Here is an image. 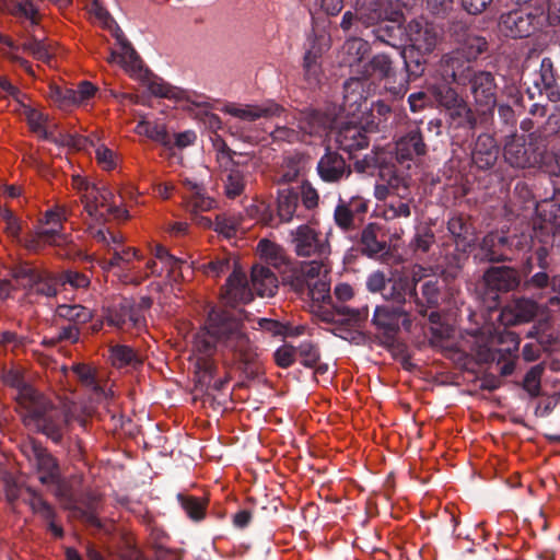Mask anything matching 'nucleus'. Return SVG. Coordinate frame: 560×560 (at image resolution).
<instances>
[{
  "label": "nucleus",
  "mask_w": 560,
  "mask_h": 560,
  "mask_svg": "<svg viewBox=\"0 0 560 560\" xmlns=\"http://www.w3.org/2000/svg\"><path fill=\"white\" fill-rule=\"evenodd\" d=\"M192 353L196 357V389L208 393L210 388L222 390L230 378L214 380L218 372V363L214 354L226 353L248 377H255L258 373L256 360L257 347L250 341L242 324L241 313L235 310L211 307L205 324L192 337Z\"/></svg>",
  "instance_id": "obj_1"
},
{
  "label": "nucleus",
  "mask_w": 560,
  "mask_h": 560,
  "mask_svg": "<svg viewBox=\"0 0 560 560\" xmlns=\"http://www.w3.org/2000/svg\"><path fill=\"white\" fill-rule=\"evenodd\" d=\"M485 38L468 37L464 45L441 59V72L458 86H469L477 110L482 115L492 114L497 106L498 85L494 74L476 67V59L486 51Z\"/></svg>",
  "instance_id": "obj_2"
},
{
  "label": "nucleus",
  "mask_w": 560,
  "mask_h": 560,
  "mask_svg": "<svg viewBox=\"0 0 560 560\" xmlns=\"http://www.w3.org/2000/svg\"><path fill=\"white\" fill-rule=\"evenodd\" d=\"M361 23L370 30L373 43L392 48L401 46L402 24L406 23L401 10L393 8L387 0H355Z\"/></svg>",
  "instance_id": "obj_3"
},
{
  "label": "nucleus",
  "mask_w": 560,
  "mask_h": 560,
  "mask_svg": "<svg viewBox=\"0 0 560 560\" xmlns=\"http://www.w3.org/2000/svg\"><path fill=\"white\" fill-rule=\"evenodd\" d=\"M278 290V278L275 272L267 266L255 265L250 273V287L246 275L241 270L234 269L229 276L225 287L223 299L226 303L221 308L235 310L241 313L242 324L244 325V311L236 307L237 303H247L253 298V292L257 295L273 296Z\"/></svg>",
  "instance_id": "obj_4"
},
{
  "label": "nucleus",
  "mask_w": 560,
  "mask_h": 560,
  "mask_svg": "<svg viewBox=\"0 0 560 560\" xmlns=\"http://www.w3.org/2000/svg\"><path fill=\"white\" fill-rule=\"evenodd\" d=\"M26 395L24 409L21 411L24 422L33 423L37 432L46 435L55 444H60L71 422L70 412L54 406L42 394L32 396V392L26 390Z\"/></svg>",
  "instance_id": "obj_5"
},
{
  "label": "nucleus",
  "mask_w": 560,
  "mask_h": 560,
  "mask_svg": "<svg viewBox=\"0 0 560 560\" xmlns=\"http://www.w3.org/2000/svg\"><path fill=\"white\" fill-rule=\"evenodd\" d=\"M547 23L545 7L539 4L526 5L502 14L499 25L508 37L527 38L541 31Z\"/></svg>",
  "instance_id": "obj_6"
},
{
  "label": "nucleus",
  "mask_w": 560,
  "mask_h": 560,
  "mask_svg": "<svg viewBox=\"0 0 560 560\" xmlns=\"http://www.w3.org/2000/svg\"><path fill=\"white\" fill-rule=\"evenodd\" d=\"M545 140L537 132L525 136H512L503 149L504 161L512 167H535L542 159Z\"/></svg>",
  "instance_id": "obj_7"
},
{
  "label": "nucleus",
  "mask_w": 560,
  "mask_h": 560,
  "mask_svg": "<svg viewBox=\"0 0 560 560\" xmlns=\"http://www.w3.org/2000/svg\"><path fill=\"white\" fill-rule=\"evenodd\" d=\"M485 294L500 304V294L516 290L522 284L521 272L510 266H491L487 268L481 278Z\"/></svg>",
  "instance_id": "obj_8"
},
{
  "label": "nucleus",
  "mask_w": 560,
  "mask_h": 560,
  "mask_svg": "<svg viewBox=\"0 0 560 560\" xmlns=\"http://www.w3.org/2000/svg\"><path fill=\"white\" fill-rule=\"evenodd\" d=\"M421 279L420 270H413L412 273H400L388 279V287L384 292V299L393 301L396 303V306L402 307L407 302H413L416 312L420 315H425L424 304L417 293V285Z\"/></svg>",
  "instance_id": "obj_9"
},
{
  "label": "nucleus",
  "mask_w": 560,
  "mask_h": 560,
  "mask_svg": "<svg viewBox=\"0 0 560 560\" xmlns=\"http://www.w3.org/2000/svg\"><path fill=\"white\" fill-rule=\"evenodd\" d=\"M500 154L495 139L488 133H481L471 148L470 166L478 172H489L502 178Z\"/></svg>",
  "instance_id": "obj_10"
},
{
  "label": "nucleus",
  "mask_w": 560,
  "mask_h": 560,
  "mask_svg": "<svg viewBox=\"0 0 560 560\" xmlns=\"http://www.w3.org/2000/svg\"><path fill=\"white\" fill-rule=\"evenodd\" d=\"M401 45L409 42L407 47L416 49L424 55H430L434 51L439 40L440 32L430 22L423 19L411 20L407 25L402 24ZM400 46L399 48H401Z\"/></svg>",
  "instance_id": "obj_11"
},
{
  "label": "nucleus",
  "mask_w": 560,
  "mask_h": 560,
  "mask_svg": "<svg viewBox=\"0 0 560 560\" xmlns=\"http://www.w3.org/2000/svg\"><path fill=\"white\" fill-rule=\"evenodd\" d=\"M28 460L44 486L58 483L61 480V469L58 459L40 442L32 440L25 450Z\"/></svg>",
  "instance_id": "obj_12"
},
{
  "label": "nucleus",
  "mask_w": 560,
  "mask_h": 560,
  "mask_svg": "<svg viewBox=\"0 0 560 560\" xmlns=\"http://www.w3.org/2000/svg\"><path fill=\"white\" fill-rule=\"evenodd\" d=\"M294 252L299 257L326 258L330 254L327 237L307 224H302L291 233Z\"/></svg>",
  "instance_id": "obj_13"
},
{
  "label": "nucleus",
  "mask_w": 560,
  "mask_h": 560,
  "mask_svg": "<svg viewBox=\"0 0 560 560\" xmlns=\"http://www.w3.org/2000/svg\"><path fill=\"white\" fill-rule=\"evenodd\" d=\"M372 323L389 341H394L400 326L406 330L411 328L409 312L405 307L396 305L376 306Z\"/></svg>",
  "instance_id": "obj_14"
},
{
  "label": "nucleus",
  "mask_w": 560,
  "mask_h": 560,
  "mask_svg": "<svg viewBox=\"0 0 560 560\" xmlns=\"http://www.w3.org/2000/svg\"><path fill=\"white\" fill-rule=\"evenodd\" d=\"M319 178L327 184H338L352 174L351 165L337 151L326 148L316 165Z\"/></svg>",
  "instance_id": "obj_15"
},
{
  "label": "nucleus",
  "mask_w": 560,
  "mask_h": 560,
  "mask_svg": "<svg viewBox=\"0 0 560 560\" xmlns=\"http://www.w3.org/2000/svg\"><path fill=\"white\" fill-rule=\"evenodd\" d=\"M545 209H546V205L541 207V209L539 210L538 217L536 218V220L534 221V224H533V231L535 234V238L538 240V242L541 243V245L536 247L534 249L533 254L524 262V265L522 267L523 276H528V275L533 273V271L535 269L552 270L551 269V258H550L549 249L547 248V245L550 244L551 246H553L557 242V238H559V241H560V232H557L556 234H553V233L550 234V236L548 238L546 237V240H544L545 236L537 235L536 225L541 220V215H542Z\"/></svg>",
  "instance_id": "obj_16"
},
{
  "label": "nucleus",
  "mask_w": 560,
  "mask_h": 560,
  "mask_svg": "<svg viewBox=\"0 0 560 560\" xmlns=\"http://www.w3.org/2000/svg\"><path fill=\"white\" fill-rule=\"evenodd\" d=\"M369 315V308H352L345 304L331 303V308L322 313V320L337 327V330L350 331V327H359Z\"/></svg>",
  "instance_id": "obj_17"
},
{
  "label": "nucleus",
  "mask_w": 560,
  "mask_h": 560,
  "mask_svg": "<svg viewBox=\"0 0 560 560\" xmlns=\"http://www.w3.org/2000/svg\"><path fill=\"white\" fill-rule=\"evenodd\" d=\"M283 110V107L272 100H267L260 104L229 103L222 108V112L249 122L260 118L280 116Z\"/></svg>",
  "instance_id": "obj_18"
},
{
  "label": "nucleus",
  "mask_w": 560,
  "mask_h": 560,
  "mask_svg": "<svg viewBox=\"0 0 560 560\" xmlns=\"http://www.w3.org/2000/svg\"><path fill=\"white\" fill-rule=\"evenodd\" d=\"M537 303L527 298H514L500 312V320L504 326H516L530 322L537 314Z\"/></svg>",
  "instance_id": "obj_19"
},
{
  "label": "nucleus",
  "mask_w": 560,
  "mask_h": 560,
  "mask_svg": "<svg viewBox=\"0 0 560 560\" xmlns=\"http://www.w3.org/2000/svg\"><path fill=\"white\" fill-rule=\"evenodd\" d=\"M559 72L550 57H544L540 67L535 74L534 85L540 94H546L550 102L560 101V88L558 84Z\"/></svg>",
  "instance_id": "obj_20"
},
{
  "label": "nucleus",
  "mask_w": 560,
  "mask_h": 560,
  "mask_svg": "<svg viewBox=\"0 0 560 560\" xmlns=\"http://www.w3.org/2000/svg\"><path fill=\"white\" fill-rule=\"evenodd\" d=\"M335 141L338 149L347 152L349 158H352L354 152L368 148L370 143L365 128L352 122H347L338 129Z\"/></svg>",
  "instance_id": "obj_21"
},
{
  "label": "nucleus",
  "mask_w": 560,
  "mask_h": 560,
  "mask_svg": "<svg viewBox=\"0 0 560 560\" xmlns=\"http://www.w3.org/2000/svg\"><path fill=\"white\" fill-rule=\"evenodd\" d=\"M322 265L317 260L302 262L293 267L283 278L284 283L300 295H306L315 278L319 276Z\"/></svg>",
  "instance_id": "obj_22"
},
{
  "label": "nucleus",
  "mask_w": 560,
  "mask_h": 560,
  "mask_svg": "<svg viewBox=\"0 0 560 560\" xmlns=\"http://www.w3.org/2000/svg\"><path fill=\"white\" fill-rule=\"evenodd\" d=\"M481 259L488 262L512 261L509 235L499 232L488 233L480 243Z\"/></svg>",
  "instance_id": "obj_23"
},
{
  "label": "nucleus",
  "mask_w": 560,
  "mask_h": 560,
  "mask_svg": "<svg viewBox=\"0 0 560 560\" xmlns=\"http://www.w3.org/2000/svg\"><path fill=\"white\" fill-rule=\"evenodd\" d=\"M380 231V224L371 222L357 235V244L361 248L362 256L380 259L388 253L387 242L378 238Z\"/></svg>",
  "instance_id": "obj_24"
},
{
  "label": "nucleus",
  "mask_w": 560,
  "mask_h": 560,
  "mask_svg": "<svg viewBox=\"0 0 560 560\" xmlns=\"http://www.w3.org/2000/svg\"><path fill=\"white\" fill-rule=\"evenodd\" d=\"M355 74L362 79L375 77L380 81H395L396 69L393 58L386 52L375 54L368 62L359 65Z\"/></svg>",
  "instance_id": "obj_25"
},
{
  "label": "nucleus",
  "mask_w": 560,
  "mask_h": 560,
  "mask_svg": "<svg viewBox=\"0 0 560 560\" xmlns=\"http://www.w3.org/2000/svg\"><path fill=\"white\" fill-rule=\"evenodd\" d=\"M106 319L108 325L119 329L139 327L144 320L142 313L136 308L131 301L126 299L118 305L109 308Z\"/></svg>",
  "instance_id": "obj_26"
},
{
  "label": "nucleus",
  "mask_w": 560,
  "mask_h": 560,
  "mask_svg": "<svg viewBox=\"0 0 560 560\" xmlns=\"http://www.w3.org/2000/svg\"><path fill=\"white\" fill-rule=\"evenodd\" d=\"M396 153L399 160H412L427 153V144L418 127H415L396 142Z\"/></svg>",
  "instance_id": "obj_27"
},
{
  "label": "nucleus",
  "mask_w": 560,
  "mask_h": 560,
  "mask_svg": "<svg viewBox=\"0 0 560 560\" xmlns=\"http://www.w3.org/2000/svg\"><path fill=\"white\" fill-rule=\"evenodd\" d=\"M92 318V311L81 304L63 303L57 305L55 311V320L75 326L81 330Z\"/></svg>",
  "instance_id": "obj_28"
},
{
  "label": "nucleus",
  "mask_w": 560,
  "mask_h": 560,
  "mask_svg": "<svg viewBox=\"0 0 560 560\" xmlns=\"http://www.w3.org/2000/svg\"><path fill=\"white\" fill-rule=\"evenodd\" d=\"M447 230L454 238L457 250H464L475 243L474 228L463 215H453L448 219Z\"/></svg>",
  "instance_id": "obj_29"
},
{
  "label": "nucleus",
  "mask_w": 560,
  "mask_h": 560,
  "mask_svg": "<svg viewBox=\"0 0 560 560\" xmlns=\"http://www.w3.org/2000/svg\"><path fill=\"white\" fill-rule=\"evenodd\" d=\"M27 121L32 131L38 133L44 140L54 142L59 145H77V140L73 136L63 133H59L58 136H56L52 130H48L47 128H45V117L42 113L35 109H31L27 114Z\"/></svg>",
  "instance_id": "obj_30"
},
{
  "label": "nucleus",
  "mask_w": 560,
  "mask_h": 560,
  "mask_svg": "<svg viewBox=\"0 0 560 560\" xmlns=\"http://www.w3.org/2000/svg\"><path fill=\"white\" fill-rule=\"evenodd\" d=\"M400 50V57L404 60V66L406 70V79L405 82L408 84L410 81H413L418 78H420L427 67V56L416 49L406 47V45H402L401 48H398Z\"/></svg>",
  "instance_id": "obj_31"
},
{
  "label": "nucleus",
  "mask_w": 560,
  "mask_h": 560,
  "mask_svg": "<svg viewBox=\"0 0 560 560\" xmlns=\"http://www.w3.org/2000/svg\"><path fill=\"white\" fill-rule=\"evenodd\" d=\"M5 44L11 49H22L24 52H27L36 60H39L45 63H49L52 57V46L47 43L45 39H39L36 36H27L25 40L21 44V46H15L12 40H5Z\"/></svg>",
  "instance_id": "obj_32"
},
{
  "label": "nucleus",
  "mask_w": 560,
  "mask_h": 560,
  "mask_svg": "<svg viewBox=\"0 0 560 560\" xmlns=\"http://www.w3.org/2000/svg\"><path fill=\"white\" fill-rule=\"evenodd\" d=\"M72 371L82 386L91 393V400L101 402L106 398L105 389L97 383L95 373L91 366L84 363H78L72 366Z\"/></svg>",
  "instance_id": "obj_33"
},
{
  "label": "nucleus",
  "mask_w": 560,
  "mask_h": 560,
  "mask_svg": "<svg viewBox=\"0 0 560 560\" xmlns=\"http://www.w3.org/2000/svg\"><path fill=\"white\" fill-rule=\"evenodd\" d=\"M343 52L347 56L346 62L352 68V72L361 69L359 65H363V58L371 50L370 43L360 36H351L343 44Z\"/></svg>",
  "instance_id": "obj_34"
},
{
  "label": "nucleus",
  "mask_w": 560,
  "mask_h": 560,
  "mask_svg": "<svg viewBox=\"0 0 560 560\" xmlns=\"http://www.w3.org/2000/svg\"><path fill=\"white\" fill-rule=\"evenodd\" d=\"M362 78H350L343 84V107L348 112L359 110L366 101L364 95Z\"/></svg>",
  "instance_id": "obj_35"
},
{
  "label": "nucleus",
  "mask_w": 560,
  "mask_h": 560,
  "mask_svg": "<svg viewBox=\"0 0 560 560\" xmlns=\"http://www.w3.org/2000/svg\"><path fill=\"white\" fill-rule=\"evenodd\" d=\"M224 194L230 199L240 197L246 187L245 175L240 170L238 163H233L224 166Z\"/></svg>",
  "instance_id": "obj_36"
},
{
  "label": "nucleus",
  "mask_w": 560,
  "mask_h": 560,
  "mask_svg": "<svg viewBox=\"0 0 560 560\" xmlns=\"http://www.w3.org/2000/svg\"><path fill=\"white\" fill-rule=\"evenodd\" d=\"M56 332L51 337H44L42 345L47 348H54L59 343L74 345L80 341L81 329L60 320H55Z\"/></svg>",
  "instance_id": "obj_37"
},
{
  "label": "nucleus",
  "mask_w": 560,
  "mask_h": 560,
  "mask_svg": "<svg viewBox=\"0 0 560 560\" xmlns=\"http://www.w3.org/2000/svg\"><path fill=\"white\" fill-rule=\"evenodd\" d=\"M557 232H560V202H549L546 203L541 220L536 225V233L548 238Z\"/></svg>",
  "instance_id": "obj_38"
},
{
  "label": "nucleus",
  "mask_w": 560,
  "mask_h": 560,
  "mask_svg": "<svg viewBox=\"0 0 560 560\" xmlns=\"http://www.w3.org/2000/svg\"><path fill=\"white\" fill-rule=\"evenodd\" d=\"M552 270L535 269L533 273L523 276V290L530 292L536 298H542L548 293Z\"/></svg>",
  "instance_id": "obj_39"
},
{
  "label": "nucleus",
  "mask_w": 560,
  "mask_h": 560,
  "mask_svg": "<svg viewBox=\"0 0 560 560\" xmlns=\"http://www.w3.org/2000/svg\"><path fill=\"white\" fill-rule=\"evenodd\" d=\"M451 126L455 128H464L467 130H472L477 126V118L472 109L466 103V101L462 100L454 107L447 109Z\"/></svg>",
  "instance_id": "obj_40"
},
{
  "label": "nucleus",
  "mask_w": 560,
  "mask_h": 560,
  "mask_svg": "<svg viewBox=\"0 0 560 560\" xmlns=\"http://www.w3.org/2000/svg\"><path fill=\"white\" fill-rule=\"evenodd\" d=\"M299 206V194L292 188L278 191L277 212L280 221L290 222Z\"/></svg>",
  "instance_id": "obj_41"
},
{
  "label": "nucleus",
  "mask_w": 560,
  "mask_h": 560,
  "mask_svg": "<svg viewBox=\"0 0 560 560\" xmlns=\"http://www.w3.org/2000/svg\"><path fill=\"white\" fill-rule=\"evenodd\" d=\"M2 382L10 387L18 389L16 402L21 408V411L24 409V400H26V390L32 392L33 396H39L40 393L34 389L32 386L25 383L22 374L18 370H9L4 371L2 374Z\"/></svg>",
  "instance_id": "obj_42"
},
{
  "label": "nucleus",
  "mask_w": 560,
  "mask_h": 560,
  "mask_svg": "<svg viewBox=\"0 0 560 560\" xmlns=\"http://www.w3.org/2000/svg\"><path fill=\"white\" fill-rule=\"evenodd\" d=\"M59 289L57 273L40 270L36 276V280L27 290L31 294L35 293L40 296L54 298L58 294Z\"/></svg>",
  "instance_id": "obj_43"
},
{
  "label": "nucleus",
  "mask_w": 560,
  "mask_h": 560,
  "mask_svg": "<svg viewBox=\"0 0 560 560\" xmlns=\"http://www.w3.org/2000/svg\"><path fill=\"white\" fill-rule=\"evenodd\" d=\"M8 11L20 19L28 20L33 25L38 23L36 0H1Z\"/></svg>",
  "instance_id": "obj_44"
},
{
  "label": "nucleus",
  "mask_w": 560,
  "mask_h": 560,
  "mask_svg": "<svg viewBox=\"0 0 560 560\" xmlns=\"http://www.w3.org/2000/svg\"><path fill=\"white\" fill-rule=\"evenodd\" d=\"M526 337L539 343L545 351L552 349L558 342V335L548 322H539L526 334Z\"/></svg>",
  "instance_id": "obj_45"
},
{
  "label": "nucleus",
  "mask_w": 560,
  "mask_h": 560,
  "mask_svg": "<svg viewBox=\"0 0 560 560\" xmlns=\"http://www.w3.org/2000/svg\"><path fill=\"white\" fill-rule=\"evenodd\" d=\"M328 126V118L316 109H308L302 113L300 128L310 136L320 135Z\"/></svg>",
  "instance_id": "obj_46"
},
{
  "label": "nucleus",
  "mask_w": 560,
  "mask_h": 560,
  "mask_svg": "<svg viewBox=\"0 0 560 560\" xmlns=\"http://www.w3.org/2000/svg\"><path fill=\"white\" fill-rule=\"evenodd\" d=\"M184 185L186 186L187 190L190 192V199L188 201V207L195 214L199 211H208L210 210L213 205L214 200L210 197H207L203 194V188L189 179H186L184 182Z\"/></svg>",
  "instance_id": "obj_47"
},
{
  "label": "nucleus",
  "mask_w": 560,
  "mask_h": 560,
  "mask_svg": "<svg viewBox=\"0 0 560 560\" xmlns=\"http://www.w3.org/2000/svg\"><path fill=\"white\" fill-rule=\"evenodd\" d=\"M334 221L343 232L354 231L363 224L362 220L349 210L343 199H339L334 210Z\"/></svg>",
  "instance_id": "obj_48"
},
{
  "label": "nucleus",
  "mask_w": 560,
  "mask_h": 560,
  "mask_svg": "<svg viewBox=\"0 0 560 560\" xmlns=\"http://www.w3.org/2000/svg\"><path fill=\"white\" fill-rule=\"evenodd\" d=\"M145 81L150 93L158 97L176 100L179 98L183 93L178 88L168 84L163 79L150 73L148 70L145 71Z\"/></svg>",
  "instance_id": "obj_49"
},
{
  "label": "nucleus",
  "mask_w": 560,
  "mask_h": 560,
  "mask_svg": "<svg viewBox=\"0 0 560 560\" xmlns=\"http://www.w3.org/2000/svg\"><path fill=\"white\" fill-rule=\"evenodd\" d=\"M177 499L190 520L199 522L205 518L208 505L207 499L182 493L177 495Z\"/></svg>",
  "instance_id": "obj_50"
},
{
  "label": "nucleus",
  "mask_w": 560,
  "mask_h": 560,
  "mask_svg": "<svg viewBox=\"0 0 560 560\" xmlns=\"http://www.w3.org/2000/svg\"><path fill=\"white\" fill-rule=\"evenodd\" d=\"M115 36L120 45L121 52L117 55L115 51H113L112 57L116 58V56H119L126 65L130 66L132 70L141 71L142 60L132 47V45L125 38L119 27H117Z\"/></svg>",
  "instance_id": "obj_51"
},
{
  "label": "nucleus",
  "mask_w": 560,
  "mask_h": 560,
  "mask_svg": "<svg viewBox=\"0 0 560 560\" xmlns=\"http://www.w3.org/2000/svg\"><path fill=\"white\" fill-rule=\"evenodd\" d=\"M110 357L114 365L118 368H138L142 364L141 357L129 346L116 345L110 349Z\"/></svg>",
  "instance_id": "obj_52"
},
{
  "label": "nucleus",
  "mask_w": 560,
  "mask_h": 560,
  "mask_svg": "<svg viewBox=\"0 0 560 560\" xmlns=\"http://www.w3.org/2000/svg\"><path fill=\"white\" fill-rule=\"evenodd\" d=\"M98 195V185L94 184L86 192H84L83 196H81L80 202L83 205L84 211L91 219L95 220L98 223H105V214L100 211Z\"/></svg>",
  "instance_id": "obj_53"
},
{
  "label": "nucleus",
  "mask_w": 560,
  "mask_h": 560,
  "mask_svg": "<svg viewBox=\"0 0 560 560\" xmlns=\"http://www.w3.org/2000/svg\"><path fill=\"white\" fill-rule=\"evenodd\" d=\"M47 95L61 109L75 106L77 98L71 88L49 84Z\"/></svg>",
  "instance_id": "obj_54"
},
{
  "label": "nucleus",
  "mask_w": 560,
  "mask_h": 560,
  "mask_svg": "<svg viewBox=\"0 0 560 560\" xmlns=\"http://www.w3.org/2000/svg\"><path fill=\"white\" fill-rule=\"evenodd\" d=\"M441 289L438 279L425 280L421 285L420 300L424 304L425 311L429 308H436L440 304Z\"/></svg>",
  "instance_id": "obj_55"
},
{
  "label": "nucleus",
  "mask_w": 560,
  "mask_h": 560,
  "mask_svg": "<svg viewBox=\"0 0 560 560\" xmlns=\"http://www.w3.org/2000/svg\"><path fill=\"white\" fill-rule=\"evenodd\" d=\"M296 354L300 357L301 364L305 368L313 369L319 362L320 352L317 345L310 340L302 341L295 347Z\"/></svg>",
  "instance_id": "obj_56"
},
{
  "label": "nucleus",
  "mask_w": 560,
  "mask_h": 560,
  "mask_svg": "<svg viewBox=\"0 0 560 560\" xmlns=\"http://www.w3.org/2000/svg\"><path fill=\"white\" fill-rule=\"evenodd\" d=\"M59 288L66 289L67 285L73 289H83L89 287L90 279L83 272L77 270H65L57 273Z\"/></svg>",
  "instance_id": "obj_57"
},
{
  "label": "nucleus",
  "mask_w": 560,
  "mask_h": 560,
  "mask_svg": "<svg viewBox=\"0 0 560 560\" xmlns=\"http://www.w3.org/2000/svg\"><path fill=\"white\" fill-rule=\"evenodd\" d=\"M340 28L345 34L350 35V37L360 36L363 34V30H366L361 23L360 15L355 7L354 11L348 10L342 14Z\"/></svg>",
  "instance_id": "obj_58"
},
{
  "label": "nucleus",
  "mask_w": 560,
  "mask_h": 560,
  "mask_svg": "<svg viewBox=\"0 0 560 560\" xmlns=\"http://www.w3.org/2000/svg\"><path fill=\"white\" fill-rule=\"evenodd\" d=\"M145 272L137 270L133 273L125 272L119 275V279L121 282L126 284L139 285L142 283L150 275L161 276L162 270L158 269V264L155 260L151 259L145 264Z\"/></svg>",
  "instance_id": "obj_59"
},
{
  "label": "nucleus",
  "mask_w": 560,
  "mask_h": 560,
  "mask_svg": "<svg viewBox=\"0 0 560 560\" xmlns=\"http://www.w3.org/2000/svg\"><path fill=\"white\" fill-rule=\"evenodd\" d=\"M433 95L438 103L445 107L446 109H450L451 107H454L456 104H458L463 98L459 96V94L450 85L442 84V85H434L433 86Z\"/></svg>",
  "instance_id": "obj_60"
},
{
  "label": "nucleus",
  "mask_w": 560,
  "mask_h": 560,
  "mask_svg": "<svg viewBox=\"0 0 560 560\" xmlns=\"http://www.w3.org/2000/svg\"><path fill=\"white\" fill-rule=\"evenodd\" d=\"M544 368L540 364L532 366L525 374L522 387L530 397H537L540 394V377Z\"/></svg>",
  "instance_id": "obj_61"
},
{
  "label": "nucleus",
  "mask_w": 560,
  "mask_h": 560,
  "mask_svg": "<svg viewBox=\"0 0 560 560\" xmlns=\"http://www.w3.org/2000/svg\"><path fill=\"white\" fill-rule=\"evenodd\" d=\"M240 226V220L234 215L218 214L214 220L213 230L225 238H232L236 235Z\"/></svg>",
  "instance_id": "obj_62"
},
{
  "label": "nucleus",
  "mask_w": 560,
  "mask_h": 560,
  "mask_svg": "<svg viewBox=\"0 0 560 560\" xmlns=\"http://www.w3.org/2000/svg\"><path fill=\"white\" fill-rule=\"evenodd\" d=\"M320 57V54L318 51H314L313 49H308L304 55V71L305 77L307 81L312 83L318 82L319 77V65H318V58Z\"/></svg>",
  "instance_id": "obj_63"
},
{
  "label": "nucleus",
  "mask_w": 560,
  "mask_h": 560,
  "mask_svg": "<svg viewBox=\"0 0 560 560\" xmlns=\"http://www.w3.org/2000/svg\"><path fill=\"white\" fill-rule=\"evenodd\" d=\"M541 168L551 176H560V149L546 152L542 148Z\"/></svg>",
  "instance_id": "obj_64"
}]
</instances>
